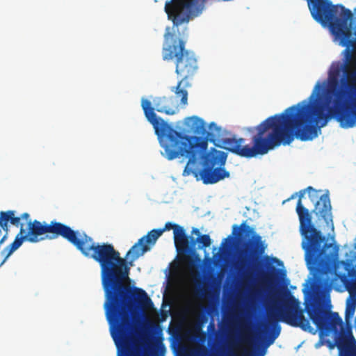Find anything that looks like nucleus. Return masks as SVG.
I'll list each match as a JSON object with an SVG mask.
<instances>
[{
    "instance_id": "f257e3e1",
    "label": "nucleus",
    "mask_w": 356,
    "mask_h": 356,
    "mask_svg": "<svg viewBox=\"0 0 356 356\" xmlns=\"http://www.w3.org/2000/svg\"><path fill=\"white\" fill-rule=\"evenodd\" d=\"M313 18L330 30L345 47L343 61L333 62L328 72L330 88L323 100L319 98L323 88L318 82L307 100L291 106L282 113L270 116L255 127L253 145H243L236 139V155L252 158L264 155L281 144L289 145L294 138L311 140L317 136V127H323L332 118L343 128L356 127V38H352L350 10L342 5H332L329 0H307Z\"/></svg>"
},
{
    "instance_id": "f03ea898",
    "label": "nucleus",
    "mask_w": 356,
    "mask_h": 356,
    "mask_svg": "<svg viewBox=\"0 0 356 356\" xmlns=\"http://www.w3.org/2000/svg\"><path fill=\"white\" fill-rule=\"evenodd\" d=\"M152 102L146 99L141 101V106L147 120L152 124L156 135L158 136L161 145L165 151V156L168 160L184 156L188 159L184 172L189 175L191 170L188 165L207 149L208 141L213 142L215 145L216 137L219 136L221 128L215 122L209 124V131L207 130L205 122L197 116L187 118L193 122L195 133L200 136H188L172 128L161 118L157 117L154 110L167 115H174L177 110V105L172 97H157Z\"/></svg>"
},
{
    "instance_id": "7ed1b4c3",
    "label": "nucleus",
    "mask_w": 356,
    "mask_h": 356,
    "mask_svg": "<svg viewBox=\"0 0 356 356\" xmlns=\"http://www.w3.org/2000/svg\"><path fill=\"white\" fill-rule=\"evenodd\" d=\"M306 191L309 193V197L314 202L318 197V193L320 191L308 186L299 191L296 208L300 221V232L302 236V248L305 252V261L309 271L316 277L325 275L330 270L332 261L337 254V249L318 229L319 225L312 222L311 212L302 202Z\"/></svg>"
},
{
    "instance_id": "20e7f679",
    "label": "nucleus",
    "mask_w": 356,
    "mask_h": 356,
    "mask_svg": "<svg viewBox=\"0 0 356 356\" xmlns=\"http://www.w3.org/2000/svg\"><path fill=\"white\" fill-rule=\"evenodd\" d=\"M186 42L173 34L165 35V42L162 49L164 60H175V72L181 77L177 86L172 90L177 97H181V104H188V92L186 88L191 86L188 79L194 76L198 69L197 59L195 54L186 49Z\"/></svg>"
},
{
    "instance_id": "39448f33",
    "label": "nucleus",
    "mask_w": 356,
    "mask_h": 356,
    "mask_svg": "<svg viewBox=\"0 0 356 356\" xmlns=\"http://www.w3.org/2000/svg\"><path fill=\"white\" fill-rule=\"evenodd\" d=\"M304 313L305 310L301 309L300 302L293 296L282 307L275 308L268 316V325L272 327V330L266 339L264 348L273 343L279 337L281 331L279 321L300 327L305 331L312 332L309 320L305 317Z\"/></svg>"
},
{
    "instance_id": "423d86ee",
    "label": "nucleus",
    "mask_w": 356,
    "mask_h": 356,
    "mask_svg": "<svg viewBox=\"0 0 356 356\" xmlns=\"http://www.w3.org/2000/svg\"><path fill=\"white\" fill-rule=\"evenodd\" d=\"M227 156L226 153L216 149H212L205 155L203 168L200 172V179L204 184H213L229 177V172L222 167Z\"/></svg>"
},
{
    "instance_id": "0eeeda50",
    "label": "nucleus",
    "mask_w": 356,
    "mask_h": 356,
    "mask_svg": "<svg viewBox=\"0 0 356 356\" xmlns=\"http://www.w3.org/2000/svg\"><path fill=\"white\" fill-rule=\"evenodd\" d=\"M241 229L247 236L253 234L251 240L246 243L243 254V257L240 260V264L242 268L247 267L250 264H255L260 257L264 254L267 245L262 241L261 236L256 234L252 227L246 225L245 222L241 223L240 227L236 225L233 226V234L238 235V230Z\"/></svg>"
},
{
    "instance_id": "6e6552de",
    "label": "nucleus",
    "mask_w": 356,
    "mask_h": 356,
    "mask_svg": "<svg viewBox=\"0 0 356 356\" xmlns=\"http://www.w3.org/2000/svg\"><path fill=\"white\" fill-rule=\"evenodd\" d=\"M193 4V0H170L165 4V11L175 26L189 20L188 11Z\"/></svg>"
},
{
    "instance_id": "1a4fd4ad",
    "label": "nucleus",
    "mask_w": 356,
    "mask_h": 356,
    "mask_svg": "<svg viewBox=\"0 0 356 356\" xmlns=\"http://www.w3.org/2000/svg\"><path fill=\"white\" fill-rule=\"evenodd\" d=\"M312 212L317 217V220H322L328 227L334 229L332 206L328 191L315 202L314 208Z\"/></svg>"
},
{
    "instance_id": "9d476101",
    "label": "nucleus",
    "mask_w": 356,
    "mask_h": 356,
    "mask_svg": "<svg viewBox=\"0 0 356 356\" xmlns=\"http://www.w3.org/2000/svg\"><path fill=\"white\" fill-rule=\"evenodd\" d=\"M174 241L179 252H188L191 248V237L188 236L181 226H177L174 230Z\"/></svg>"
},
{
    "instance_id": "9b49d317",
    "label": "nucleus",
    "mask_w": 356,
    "mask_h": 356,
    "mask_svg": "<svg viewBox=\"0 0 356 356\" xmlns=\"http://www.w3.org/2000/svg\"><path fill=\"white\" fill-rule=\"evenodd\" d=\"M196 243L200 244V248L209 247L211 243V240L208 234H203L199 236L196 239L191 237V248H194Z\"/></svg>"
},
{
    "instance_id": "f8f14e48",
    "label": "nucleus",
    "mask_w": 356,
    "mask_h": 356,
    "mask_svg": "<svg viewBox=\"0 0 356 356\" xmlns=\"http://www.w3.org/2000/svg\"><path fill=\"white\" fill-rule=\"evenodd\" d=\"M354 22L355 19L353 16L352 17L351 19L348 22V26L351 23V32L352 35L353 34L356 37V24L354 26Z\"/></svg>"
},
{
    "instance_id": "ddd939ff",
    "label": "nucleus",
    "mask_w": 356,
    "mask_h": 356,
    "mask_svg": "<svg viewBox=\"0 0 356 356\" xmlns=\"http://www.w3.org/2000/svg\"><path fill=\"white\" fill-rule=\"evenodd\" d=\"M249 341V337L248 335L243 334L240 337V341L242 343H248Z\"/></svg>"
},
{
    "instance_id": "4468645a",
    "label": "nucleus",
    "mask_w": 356,
    "mask_h": 356,
    "mask_svg": "<svg viewBox=\"0 0 356 356\" xmlns=\"http://www.w3.org/2000/svg\"><path fill=\"white\" fill-rule=\"evenodd\" d=\"M29 214L28 213H24L21 215V216H17V218H20V220L21 219H25V220H28L29 218Z\"/></svg>"
},
{
    "instance_id": "2eb2a0df",
    "label": "nucleus",
    "mask_w": 356,
    "mask_h": 356,
    "mask_svg": "<svg viewBox=\"0 0 356 356\" xmlns=\"http://www.w3.org/2000/svg\"><path fill=\"white\" fill-rule=\"evenodd\" d=\"M192 233L193 234H197L198 236H200V231L197 228H193V230H192Z\"/></svg>"
},
{
    "instance_id": "dca6fc26",
    "label": "nucleus",
    "mask_w": 356,
    "mask_h": 356,
    "mask_svg": "<svg viewBox=\"0 0 356 356\" xmlns=\"http://www.w3.org/2000/svg\"><path fill=\"white\" fill-rule=\"evenodd\" d=\"M266 353V350L265 349L263 350L262 351H261V353H259V356H264Z\"/></svg>"
},
{
    "instance_id": "f3484780",
    "label": "nucleus",
    "mask_w": 356,
    "mask_h": 356,
    "mask_svg": "<svg viewBox=\"0 0 356 356\" xmlns=\"http://www.w3.org/2000/svg\"><path fill=\"white\" fill-rule=\"evenodd\" d=\"M248 355H249L248 353L246 350H244L242 354V356H248Z\"/></svg>"
},
{
    "instance_id": "a211bd4d",
    "label": "nucleus",
    "mask_w": 356,
    "mask_h": 356,
    "mask_svg": "<svg viewBox=\"0 0 356 356\" xmlns=\"http://www.w3.org/2000/svg\"><path fill=\"white\" fill-rule=\"evenodd\" d=\"M262 277L263 278H266L267 277V274L266 273H262Z\"/></svg>"
},
{
    "instance_id": "6ab92c4d",
    "label": "nucleus",
    "mask_w": 356,
    "mask_h": 356,
    "mask_svg": "<svg viewBox=\"0 0 356 356\" xmlns=\"http://www.w3.org/2000/svg\"><path fill=\"white\" fill-rule=\"evenodd\" d=\"M296 194L297 193L292 195V196L291 197V199L293 198Z\"/></svg>"
},
{
    "instance_id": "aec40b11",
    "label": "nucleus",
    "mask_w": 356,
    "mask_h": 356,
    "mask_svg": "<svg viewBox=\"0 0 356 356\" xmlns=\"http://www.w3.org/2000/svg\"><path fill=\"white\" fill-rule=\"evenodd\" d=\"M230 237H228L227 238H225V242H226L228 239H229Z\"/></svg>"
}]
</instances>
